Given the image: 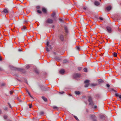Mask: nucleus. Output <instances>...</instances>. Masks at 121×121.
Masks as SVG:
<instances>
[{
	"label": "nucleus",
	"instance_id": "21",
	"mask_svg": "<svg viewBox=\"0 0 121 121\" xmlns=\"http://www.w3.org/2000/svg\"><path fill=\"white\" fill-rule=\"evenodd\" d=\"M98 82L99 83H102L104 82L103 80L101 79H99L98 80Z\"/></svg>",
	"mask_w": 121,
	"mask_h": 121
},
{
	"label": "nucleus",
	"instance_id": "9",
	"mask_svg": "<svg viewBox=\"0 0 121 121\" xmlns=\"http://www.w3.org/2000/svg\"><path fill=\"white\" fill-rule=\"evenodd\" d=\"M42 12L44 13H47V10L46 9L43 7L42 8Z\"/></svg>",
	"mask_w": 121,
	"mask_h": 121
},
{
	"label": "nucleus",
	"instance_id": "11",
	"mask_svg": "<svg viewBox=\"0 0 121 121\" xmlns=\"http://www.w3.org/2000/svg\"><path fill=\"white\" fill-rule=\"evenodd\" d=\"M3 12L6 14L8 13L9 11L6 8L3 10Z\"/></svg>",
	"mask_w": 121,
	"mask_h": 121
},
{
	"label": "nucleus",
	"instance_id": "32",
	"mask_svg": "<svg viewBox=\"0 0 121 121\" xmlns=\"http://www.w3.org/2000/svg\"><path fill=\"white\" fill-rule=\"evenodd\" d=\"M115 95H116V96H118L119 97V96H120V95H119L117 93H116L115 94Z\"/></svg>",
	"mask_w": 121,
	"mask_h": 121
},
{
	"label": "nucleus",
	"instance_id": "49",
	"mask_svg": "<svg viewBox=\"0 0 121 121\" xmlns=\"http://www.w3.org/2000/svg\"><path fill=\"white\" fill-rule=\"evenodd\" d=\"M2 60V59L1 57L0 56V61H1Z\"/></svg>",
	"mask_w": 121,
	"mask_h": 121
},
{
	"label": "nucleus",
	"instance_id": "6",
	"mask_svg": "<svg viewBox=\"0 0 121 121\" xmlns=\"http://www.w3.org/2000/svg\"><path fill=\"white\" fill-rule=\"evenodd\" d=\"M49 42L48 41L47 43V46L48 47H47V50L48 52L49 51V50L48 48H49L51 49H52V48L51 47V46L49 45Z\"/></svg>",
	"mask_w": 121,
	"mask_h": 121
},
{
	"label": "nucleus",
	"instance_id": "55",
	"mask_svg": "<svg viewBox=\"0 0 121 121\" xmlns=\"http://www.w3.org/2000/svg\"><path fill=\"white\" fill-rule=\"evenodd\" d=\"M2 70L0 68V71H1Z\"/></svg>",
	"mask_w": 121,
	"mask_h": 121
},
{
	"label": "nucleus",
	"instance_id": "35",
	"mask_svg": "<svg viewBox=\"0 0 121 121\" xmlns=\"http://www.w3.org/2000/svg\"><path fill=\"white\" fill-rule=\"evenodd\" d=\"M4 109L5 111H7L8 110V108H7L6 107L4 108Z\"/></svg>",
	"mask_w": 121,
	"mask_h": 121
},
{
	"label": "nucleus",
	"instance_id": "31",
	"mask_svg": "<svg viewBox=\"0 0 121 121\" xmlns=\"http://www.w3.org/2000/svg\"><path fill=\"white\" fill-rule=\"evenodd\" d=\"M30 66L29 65H28L26 66V69H28L30 68Z\"/></svg>",
	"mask_w": 121,
	"mask_h": 121
},
{
	"label": "nucleus",
	"instance_id": "17",
	"mask_svg": "<svg viewBox=\"0 0 121 121\" xmlns=\"http://www.w3.org/2000/svg\"><path fill=\"white\" fill-rule=\"evenodd\" d=\"M52 108H53L55 110H58L59 109L58 108V107L55 106H53L52 107Z\"/></svg>",
	"mask_w": 121,
	"mask_h": 121
},
{
	"label": "nucleus",
	"instance_id": "24",
	"mask_svg": "<svg viewBox=\"0 0 121 121\" xmlns=\"http://www.w3.org/2000/svg\"><path fill=\"white\" fill-rule=\"evenodd\" d=\"M74 118H75V119L76 120H77V121H79V120L78 119V118L77 117L75 116H74Z\"/></svg>",
	"mask_w": 121,
	"mask_h": 121
},
{
	"label": "nucleus",
	"instance_id": "29",
	"mask_svg": "<svg viewBox=\"0 0 121 121\" xmlns=\"http://www.w3.org/2000/svg\"><path fill=\"white\" fill-rule=\"evenodd\" d=\"M26 28V27L25 26H23L22 28V30H23L25 29Z\"/></svg>",
	"mask_w": 121,
	"mask_h": 121
},
{
	"label": "nucleus",
	"instance_id": "46",
	"mask_svg": "<svg viewBox=\"0 0 121 121\" xmlns=\"http://www.w3.org/2000/svg\"><path fill=\"white\" fill-rule=\"evenodd\" d=\"M18 50L19 51H22V50H21V49H18Z\"/></svg>",
	"mask_w": 121,
	"mask_h": 121
},
{
	"label": "nucleus",
	"instance_id": "45",
	"mask_svg": "<svg viewBox=\"0 0 121 121\" xmlns=\"http://www.w3.org/2000/svg\"><path fill=\"white\" fill-rule=\"evenodd\" d=\"M94 108H97V106H94Z\"/></svg>",
	"mask_w": 121,
	"mask_h": 121
},
{
	"label": "nucleus",
	"instance_id": "13",
	"mask_svg": "<svg viewBox=\"0 0 121 121\" xmlns=\"http://www.w3.org/2000/svg\"><path fill=\"white\" fill-rule=\"evenodd\" d=\"M60 39L62 41H63L64 40V37L63 35H61L60 36Z\"/></svg>",
	"mask_w": 121,
	"mask_h": 121
},
{
	"label": "nucleus",
	"instance_id": "23",
	"mask_svg": "<svg viewBox=\"0 0 121 121\" xmlns=\"http://www.w3.org/2000/svg\"><path fill=\"white\" fill-rule=\"evenodd\" d=\"M91 85L92 86H95L97 85V84H91Z\"/></svg>",
	"mask_w": 121,
	"mask_h": 121
},
{
	"label": "nucleus",
	"instance_id": "47",
	"mask_svg": "<svg viewBox=\"0 0 121 121\" xmlns=\"http://www.w3.org/2000/svg\"><path fill=\"white\" fill-rule=\"evenodd\" d=\"M83 9L84 10H86V8L85 7H84L83 8Z\"/></svg>",
	"mask_w": 121,
	"mask_h": 121
},
{
	"label": "nucleus",
	"instance_id": "10",
	"mask_svg": "<svg viewBox=\"0 0 121 121\" xmlns=\"http://www.w3.org/2000/svg\"><path fill=\"white\" fill-rule=\"evenodd\" d=\"M106 29L108 31L109 33H111L112 32V30L111 28L109 27H107Z\"/></svg>",
	"mask_w": 121,
	"mask_h": 121
},
{
	"label": "nucleus",
	"instance_id": "54",
	"mask_svg": "<svg viewBox=\"0 0 121 121\" xmlns=\"http://www.w3.org/2000/svg\"><path fill=\"white\" fill-rule=\"evenodd\" d=\"M32 98H33V97H32V96L31 95H30V96Z\"/></svg>",
	"mask_w": 121,
	"mask_h": 121
},
{
	"label": "nucleus",
	"instance_id": "18",
	"mask_svg": "<svg viewBox=\"0 0 121 121\" xmlns=\"http://www.w3.org/2000/svg\"><path fill=\"white\" fill-rule=\"evenodd\" d=\"M75 93L77 95H79L80 94V92L78 91H75Z\"/></svg>",
	"mask_w": 121,
	"mask_h": 121
},
{
	"label": "nucleus",
	"instance_id": "8",
	"mask_svg": "<svg viewBox=\"0 0 121 121\" xmlns=\"http://www.w3.org/2000/svg\"><path fill=\"white\" fill-rule=\"evenodd\" d=\"M65 72V70L64 69H62L60 70L59 73L61 74H64Z\"/></svg>",
	"mask_w": 121,
	"mask_h": 121
},
{
	"label": "nucleus",
	"instance_id": "22",
	"mask_svg": "<svg viewBox=\"0 0 121 121\" xmlns=\"http://www.w3.org/2000/svg\"><path fill=\"white\" fill-rule=\"evenodd\" d=\"M3 117L4 119H6L8 117V116L7 115H4L3 116Z\"/></svg>",
	"mask_w": 121,
	"mask_h": 121
},
{
	"label": "nucleus",
	"instance_id": "48",
	"mask_svg": "<svg viewBox=\"0 0 121 121\" xmlns=\"http://www.w3.org/2000/svg\"><path fill=\"white\" fill-rule=\"evenodd\" d=\"M11 30L13 31H15V30L14 29H11Z\"/></svg>",
	"mask_w": 121,
	"mask_h": 121
},
{
	"label": "nucleus",
	"instance_id": "14",
	"mask_svg": "<svg viewBox=\"0 0 121 121\" xmlns=\"http://www.w3.org/2000/svg\"><path fill=\"white\" fill-rule=\"evenodd\" d=\"M94 3L95 5L97 6H98L99 4V3L98 2L96 1H95Z\"/></svg>",
	"mask_w": 121,
	"mask_h": 121
},
{
	"label": "nucleus",
	"instance_id": "3",
	"mask_svg": "<svg viewBox=\"0 0 121 121\" xmlns=\"http://www.w3.org/2000/svg\"><path fill=\"white\" fill-rule=\"evenodd\" d=\"M91 118L92 120L93 121H97L96 117L94 115H90Z\"/></svg>",
	"mask_w": 121,
	"mask_h": 121
},
{
	"label": "nucleus",
	"instance_id": "34",
	"mask_svg": "<svg viewBox=\"0 0 121 121\" xmlns=\"http://www.w3.org/2000/svg\"><path fill=\"white\" fill-rule=\"evenodd\" d=\"M36 8L37 9H40V7L39 6H36Z\"/></svg>",
	"mask_w": 121,
	"mask_h": 121
},
{
	"label": "nucleus",
	"instance_id": "57",
	"mask_svg": "<svg viewBox=\"0 0 121 121\" xmlns=\"http://www.w3.org/2000/svg\"><path fill=\"white\" fill-rule=\"evenodd\" d=\"M100 1H101V0H99Z\"/></svg>",
	"mask_w": 121,
	"mask_h": 121
},
{
	"label": "nucleus",
	"instance_id": "37",
	"mask_svg": "<svg viewBox=\"0 0 121 121\" xmlns=\"http://www.w3.org/2000/svg\"><path fill=\"white\" fill-rule=\"evenodd\" d=\"M64 93V91H61L59 93L60 94H63Z\"/></svg>",
	"mask_w": 121,
	"mask_h": 121
},
{
	"label": "nucleus",
	"instance_id": "7",
	"mask_svg": "<svg viewBox=\"0 0 121 121\" xmlns=\"http://www.w3.org/2000/svg\"><path fill=\"white\" fill-rule=\"evenodd\" d=\"M81 76V75L79 73H75V74L73 75L74 77L75 78L80 77Z\"/></svg>",
	"mask_w": 121,
	"mask_h": 121
},
{
	"label": "nucleus",
	"instance_id": "53",
	"mask_svg": "<svg viewBox=\"0 0 121 121\" xmlns=\"http://www.w3.org/2000/svg\"><path fill=\"white\" fill-rule=\"evenodd\" d=\"M28 94L30 96V95H30V92H28Z\"/></svg>",
	"mask_w": 121,
	"mask_h": 121
},
{
	"label": "nucleus",
	"instance_id": "50",
	"mask_svg": "<svg viewBox=\"0 0 121 121\" xmlns=\"http://www.w3.org/2000/svg\"><path fill=\"white\" fill-rule=\"evenodd\" d=\"M114 91L115 92H117V91H116L114 90L113 89V90H112L111 91Z\"/></svg>",
	"mask_w": 121,
	"mask_h": 121
},
{
	"label": "nucleus",
	"instance_id": "25",
	"mask_svg": "<svg viewBox=\"0 0 121 121\" xmlns=\"http://www.w3.org/2000/svg\"><path fill=\"white\" fill-rule=\"evenodd\" d=\"M113 56L115 57H116L117 56V54L115 52H114L113 53Z\"/></svg>",
	"mask_w": 121,
	"mask_h": 121
},
{
	"label": "nucleus",
	"instance_id": "5",
	"mask_svg": "<svg viewBox=\"0 0 121 121\" xmlns=\"http://www.w3.org/2000/svg\"><path fill=\"white\" fill-rule=\"evenodd\" d=\"M53 22V20L50 18L48 19L46 21V23H52Z\"/></svg>",
	"mask_w": 121,
	"mask_h": 121
},
{
	"label": "nucleus",
	"instance_id": "36",
	"mask_svg": "<svg viewBox=\"0 0 121 121\" xmlns=\"http://www.w3.org/2000/svg\"><path fill=\"white\" fill-rule=\"evenodd\" d=\"M22 72H23V73H25V70L24 69H22Z\"/></svg>",
	"mask_w": 121,
	"mask_h": 121
},
{
	"label": "nucleus",
	"instance_id": "28",
	"mask_svg": "<svg viewBox=\"0 0 121 121\" xmlns=\"http://www.w3.org/2000/svg\"><path fill=\"white\" fill-rule=\"evenodd\" d=\"M83 70L85 72H87V69L86 68H85L83 69Z\"/></svg>",
	"mask_w": 121,
	"mask_h": 121
},
{
	"label": "nucleus",
	"instance_id": "38",
	"mask_svg": "<svg viewBox=\"0 0 121 121\" xmlns=\"http://www.w3.org/2000/svg\"><path fill=\"white\" fill-rule=\"evenodd\" d=\"M77 49L78 50H79V49L80 48L78 46H77Z\"/></svg>",
	"mask_w": 121,
	"mask_h": 121
},
{
	"label": "nucleus",
	"instance_id": "33",
	"mask_svg": "<svg viewBox=\"0 0 121 121\" xmlns=\"http://www.w3.org/2000/svg\"><path fill=\"white\" fill-rule=\"evenodd\" d=\"M32 104H29V107L30 108H31L32 107Z\"/></svg>",
	"mask_w": 121,
	"mask_h": 121
},
{
	"label": "nucleus",
	"instance_id": "42",
	"mask_svg": "<svg viewBox=\"0 0 121 121\" xmlns=\"http://www.w3.org/2000/svg\"><path fill=\"white\" fill-rule=\"evenodd\" d=\"M2 113V111L1 109H0V114H1Z\"/></svg>",
	"mask_w": 121,
	"mask_h": 121
},
{
	"label": "nucleus",
	"instance_id": "19",
	"mask_svg": "<svg viewBox=\"0 0 121 121\" xmlns=\"http://www.w3.org/2000/svg\"><path fill=\"white\" fill-rule=\"evenodd\" d=\"M56 13L55 12H53L51 15V16L52 17H53L55 15Z\"/></svg>",
	"mask_w": 121,
	"mask_h": 121
},
{
	"label": "nucleus",
	"instance_id": "15",
	"mask_svg": "<svg viewBox=\"0 0 121 121\" xmlns=\"http://www.w3.org/2000/svg\"><path fill=\"white\" fill-rule=\"evenodd\" d=\"M42 98L44 100L45 102H47V99L44 96H42Z\"/></svg>",
	"mask_w": 121,
	"mask_h": 121
},
{
	"label": "nucleus",
	"instance_id": "4",
	"mask_svg": "<svg viewBox=\"0 0 121 121\" xmlns=\"http://www.w3.org/2000/svg\"><path fill=\"white\" fill-rule=\"evenodd\" d=\"M89 82L90 80H87L84 81V83L86 84L84 85V86L85 87H87L88 86L89 84Z\"/></svg>",
	"mask_w": 121,
	"mask_h": 121
},
{
	"label": "nucleus",
	"instance_id": "1",
	"mask_svg": "<svg viewBox=\"0 0 121 121\" xmlns=\"http://www.w3.org/2000/svg\"><path fill=\"white\" fill-rule=\"evenodd\" d=\"M88 101L89 102V104L90 105H93L94 103L91 97V96H88Z\"/></svg>",
	"mask_w": 121,
	"mask_h": 121
},
{
	"label": "nucleus",
	"instance_id": "2",
	"mask_svg": "<svg viewBox=\"0 0 121 121\" xmlns=\"http://www.w3.org/2000/svg\"><path fill=\"white\" fill-rule=\"evenodd\" d=\"M106 90L109 91H111L112 90H113V89L111 88L110 85L109 84H106Z\"/></svg>",
	"mask_w": 121,
	"mask_h": 121
},
{
	"label": "nucleus",
	"instance_id": "27",
	"mask_svg": "<svg viewBox=\"0 0 121 121\" xmlns=\"http://www.w3.org/2000/svg\"><path fill=\"white\" fill-rule=\"evenodd\" d=\"M37 12L39 13H42V12L39 10H38Z\"/></svg>",
	"mask_w": 121,
	"mask_h": 121
},
{
	"label": "nucleus",
	"instance_id": "41",
	"mask_svg": "<svg viewBox=\"0 0 121 121\" xmlns=\"http://www.w3.org/2000/svg\"><path fill=\"white\" fill-rule=\"evenodd\" d=\"M99 19L100 20H103V18L101 17H100Z\"/></svg>",
	"mask_w": 121,
	"mask_h": 121
},
{
	"label": "nucleus",
	"instance_id": "39",
	"mask_svg": "<svg viewBox=\"0 0 121 121\" xmlns=\"http://www.w3.org/2000/svg\"><path fill=\"white\" fill-rule=\"evenodd\" d=\"M8 104L9 105V106L11 108V105L9 103H8Z\"/></svg>",
	"mask_w": 121,
	"mask_h": 121
},
{
	"label": "nucleus",
	"instance_id": "52",
	"mask_svg": "<svg viewBox=\"0 0 121 121\" xmlns=\"http://www.w3.org/2000/svg\"><path fill=\"white\" fill-rule=\"evenodd\" d=\"M26 91H27V92H28H28H29V91L27 90L26 89Z\"/></svg>",
	"mask_w": 121,
	"mask_h": 121
},
{
	"label": "nucleus",
	"instance_id": "44",
	"mask_svg": "<svg viewBox=\"0 0 121 121\" xmlns=\"http://www.w3.org/2000/svg\"><path fill=\"white\" fill-rule=\"evenodd\" d=\"M40 114H44V112H40Z\"/></svg>",
	"mask_w": 121,
	"mask_h": 121
},
{
	"label": "nucleus",
	"instance_id": "51",
	"mask_svg": "<svg viewBox=\"0 0 121 121\" xmlns=\"http://www.w3.org/2000/svg\"><path fill=\"white\" fill-rule=\"evenodd\" d=\"M66 60H64V63H65L66 62Z\"/></svg>",
	"mask_w": 121,
	"mask_h": 121
},
{
	"label": "nucleus",
	"instance_id": "12",
	"mask_svg": "<svg viewBox=\"0 0 121 121\" xmlns=\"http://www.w3.org/2000/svg\"><path fill=\"white\" fill-rule=\"evenodd\" d=\"M111 6H109L106 7V10H107L109 11L111 10Z\"/></svg>",
	"mask_w": 121,
	"mask_h": 121
},
{
	"label": "nucleus",
	"instance_id": "30",
	"mask_svg": "<svg viewBox=\"0 0 121 121\" xmlns=\"http://www.w3.org/2000/svg\"><path fill=\"white\" fill-rule=\"evenodd\" d=\"M78 69L79 70H80L82 69V68L81 67H79L78 68Z\"/></svg>",
	"mask_w": 121,
	"mask_h": 121
},
{
	"label": "nucleus",
	"instance_id": "43",
	"mask_svg": "<svg viewBox=\"0 0 121 121\" xmlns=\"http://www.w3.org/2000/svg\"><path fill=\"white\" fill-rule=\"evenodd\" d=\"M59 20L60 21L62 22V19H61L60 18V19H59Z\"/></svg>",
	"mask_w": 121,
	"mask_h": 121
},
{
	"label": "nucleus",
	"instance_id": "16",
	"mask_svg": "<svg viewBox=\"0 0 121 121\" xmlns=\"http://www.w3.org/2000/svg\"><path fill=\"white\" fill-rule=\"evenodd\" d=\"M99 117L101 118H104L105 117V116L103 114H100L99 115Z\"/></svg>",
	"mask_w": 121,
	"mask_h": 121
},
{
	"label": "nucleus",
	"instance_id": "40",
	"mask_svg": "<svg viewBox=\"0 0 121 121\" xmlns=\"http://www.w3.org/2000/svg\"><path fill=\"white\" fill-rule=\"evenodd\" d=\"M13 91H10V94H12L13 93Z\"/></svg>",
	"mask_w": 121,
	"mask_h": 121
},
{
	"label": "nucleus",
	"instance_id": "20",
	"mask_svg": "<svg viewBox=\"0 0 121 121\" xmlns=\"http://www.w3.org/2000/svg\"><path fill=\"white\" fill-rule=\"evenodd\" d=\"M64 29H65V32L66 33H68V29H67V27L66 26L65 27Z\"/></svg>",
	"mask_w": 121,
	"mask_h": 121
},
{
	"label": "nucleus",
	"instance_id": "26",
	"mask_svg": "<svg viewBox=\"0 0 121 121\" xmlns=\"http://www.w3.org/2000/svg\"><path fill=\"white\" fill-rule=\"evenodd\" d=\"M5 84L4 83H2L1 84V86H4L5 85Z\"/></svg>",
	"mask_w": 121,
	"mask_h": 121
},
{
	"label": "nucleus",
	"instance_id": "56",
	"mask_svg": "<svg viewBox=\"0 0 121 121\" xmlns=\"http://www.w3.org/2000/svg\"><path fill=\"white\" fill-rule=\"evenodd\" d=\"M36 72H37V73H38V71H36Z\"/></svg>",
	"mask_w": 121,
	"mask_h": 121
}]
</instances>
